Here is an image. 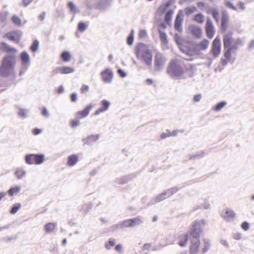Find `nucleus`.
I'll return each instance as SVG.
<instances>
[{"mask_svg":"<svg viewBox=\"0 0 254 254\" xmlns=\"http://www.w3.org/2000/svg\"><path fill=\"white\" fill-rule=\"evenodd\" d=\"M195 69L194 65L189 64L186 70H184L175 60H172L168 66L167 72L173 78L185 79L188 77H192Z\"/></svg>","mask_w":254,"mask_h":254,"instance_id":"nucleus-1","label":"nucleus"},{"mask_svg":"<svg viewBox=\"0 0 254 254\" xmlns=\"http://www.w3.org/2000/svg\"><path fill=\"white\" fill-rule=\"evenodd\" d=\"M135 54L138 59L143 60L147 66H151L153 56L146 45L138 44L136 48Z\"/></svg>","mask_w":254,"mask_h":254,"instance_id":"nucleus-2","label":"nucleus"},{"mask_svg":"<svg viewBox=\"0 0 254 254\" xmlns=\"http://www.w3.org/2000/svg\"><path fill=\"white\" fill-rule=\"evenodd\" d=\"M16 56L12 55L5 56L2 61V65L0 67V74L6 76L11 74L14 69Z\"/></svg>","mask_w":254,"mask_h":254,"instance_id":"nucleus-3","label":"nucleus"},{"mask_svg":"<svg viewBox=\"0 0 254 254\" xmlns=\"http://www.w3.org/2000/svg\"><path fill=\"white\" fill-rule=\"evenodd\" d=\"M205 224V221L203 219L194 221L192 224L190 230V239H199L200 236L202 233L203 228Z\"/></svg>","mask_w":254,"mask_h":254,"instance_id":"nucleus-4","label":"nucleus"},{"mask_svg":"<svg viewBox=\"0 0 254 254\" xmlns=\"http://www.w3.org/2000/svg\"><path fill=\"white\" fill-rule=\"evenodd\" d=\"M223 43L225 48H231L235 45L237 50L240 46L243 45V41L240 38L233 39L231 34H226L223 38Z\"/></svg>","mask_w":254,"mask_h":254,"instance_id":"nucleus-5","label":"nucleus"},{"mask_svg":"<svg viewBox=\"0 0 254 254\" xmlns=\"http://www.w3.org/2000/svg\"><path fill=\"white\" fill-rule=\"evenodd\" d=\"M166 60L165 57L160 53L156 54L154 59L155 70L159 71L161 70L165 65Z\"/></svg>","mask_w":254,"mask_h":254,"instance_id":"nucleus-6","label":"nucleus"},{"mask_svg":"<svg viewBox=\"0 0 254 254\" xmlns=\"http://www.w3.org/2000/svg\"><path fill=\"white\" fill-rule=\"evenodd\" d=\"M221 41L219 37H217L212 43V48L210 52L212 54L214 58L219 56L221 52Z\"/></svg>","mask_w":254,"mask_h":254,"instance_id":"nucleus-7","label":"nucleus"},{"mask_svg":"<svg viewBox=\"0 0 254 254\" xmlns=\"http://www.w3.org/2000/svg\"><path fill=\"white\" fill-rule=\"evenodd\" d=\"M205 31L208 38L211 39L215 33V30L212 20L207 18L205 24Z\"/></svg>","mask_w":254,"mask_h":254,"instance_id":"nucleus-8","label":"nucleus"},{"mask_svg":"<svg viewBox=\"0 0 254 254\" xmlns=\"http://www.w3.org/2000/svg\"><path fill=\"white\" fill-rule=\"evenodd\" d=\"M101 75L102 79L104 82L109 83L112 80L113 73L111 69L106 68L101 72Z\"/></svg>","mask_w":254,"mask_h":254,"instance_id":"nucleus-9","label":"nucleus"},{"mask_svg":"<svg viewBox=\"0 0 254 254\" xmlns=\"http://www.w3.org/2000/svg\"><path fill=\"white\" fill-rule=\"evenodd\" d=\"M191 244L190 248V254H196L199 250L200 240L199 239H190Z\"/></svg>","mask_w":254,"mask_h":254,"instance_id":"nucleus-10","label":"nucleus"},{"mask_svg":"<svg viewBox=\"0 0 254 254\" xmlns=\"http://www.w3.org/2000/svg\"><path fill=\"white\" fill-rule=\"evenodd\" d=\"M22 66L27 69L30 64V58L26 52H23L20 54Z\"/></svg>","mask_w":254,"mask_h":254,"instance_id":"nucleus-11","label":"nucleus"},{"mask_svg":"<svg viewBox=\"0 0 254 254\" xmlns=\"http://www.w3.org/2000/svg\"><path fill=\"white\" fill-rule=\"evenodd\" d=\"M21 35V34L20 32L11 31L7 33L5 35V37L9 40L17 43L20 41Z\"/></svg>","mask_w":254,"mask_h":254,"instance_id":"nucleus-12","label":"nucleus"},{"mask_svg":"<svg viewBox=\"0 0 254 254\" xmlns=\"http://www.w3.org/2000/svg\"><path fill=\"white\" fill-rule=\"evenodd\" d=\"M183 21V14L181 12L178 13L175 21L174 27L176 30L181 32L183 30L182 26Z\"/></svg>","mask_w":254,"mask_h":254,"instance_id":"nucleus-13","label":"nucleus"},{"mask_svg":"<svg viewBox=\"0 0 254 254\" xmlns=\"http://www.w3.org/2000/svg\"><path fill=\"white\" fill-rule=\"evenodd\" d=\"M222 216L227 221H232L235 216V213L231 209L227 208L222 212Z\"/></svg>","mask_w":254,"mask_h":254,"instance_id":"nucleus-14","label":"nucleus"},{"mask_svg":"<svg viewBox=\"0 0 254 254\" xmlns=\"http://www.w3.org/2000/svg\"><path fill=\"white\" fill-rule=\"evenodd\" d=\"M101 104L102 105V107L97 110L94 113V115L96 116L99 115L102 112H104L107 111L110 105V103L108 101L106 100H102L101 102Z\"/></svg>","mask_w":254,"mask_h":254,"instance_id":"nucleus-15","label":"nucleus"},{"mask_svg":"<svg viewBox=\"0 0 254 254\" xmlns=\"http://www.w3.org/2000/svg\"><path fill=\"white\" fill-rule=\"evenodd\" d=\"M92 108V105L89 104L83 110L77 112L76 113V117L79 118H82L87 116Z\"/></svg>","mask_w":254,"mask_h":254,"instance_id":"nucleus-16","label":"nucleus"},{"mask_svg":"<svg viewBox=\"0 0 254 254\" xmlns=\"http://www.w3.org/2000/svg\"><path fill=\"white\" fill-rule=\"evenodd\" d=\"M99 138L98 134L91 135L88 136L86 138L83 139V142L84 144H92L93 142H96Z\"/></svg>","mask_w":254,"mask_h":254,"instance_id":"nucleus-17","label":"nucleus"},{"mask_svg":"<svg viewBox=\"0 0 254 254\" xmlns=\"http://www.w3.org/2000/svg\"><path fill=\"white\" fill-rule=\"evenodd\" d=\"M190 32L191 34L196 38H200L202 32L201 29L200 27L196 26H193L191 25L190 27Z\"/></svg>","mask_w":254,"mask_h":254,"instance_id":"nucleus-18","label":"nucleus"},{"mask_svg":"<svg viewBox=\"0 0 254 254\" xmlns=\"http://www.w3.org/2000/svg\"><path fill=\"white\" fill-rule=\"evenodd\" d=\"M167 198L164 191L157 195L154 198L152 199L148 203V205H153L157 202H159Z\"/></svg>","mask_w":254,"mask_h":254,"instance_id":"nucleus-19","label":"nucleus"},{"mask_svg":"<svg viewBox=\"0 0 254 254\" xmlns=\"http://www.w3.org/2000/svg\"><path fill=\"white\" fill-rule=\"evenodd\" d=\"M209 45V41L206 39H204L198 44L195 45V48L198 51L206 50Z\"/></svg>","mask_w":254,"mask_h":254,"instance_id":"nucleus-20","label":"nucleus"},{"mask_svg":"<svg viewBox=\"0 0 254 254\" xmlns=\"http://www.w3.org/2000/svg\"><path fill=\"white\" fill-rule=\"evenodd\" d=\"M57 224L54 223H48L45 225L44 230L46 233H53L55 230Z\"/></svg>","mask_w":254,"mask_h":254,"instance_id":"nucleus-21","label":"nucleus"},{"mask_svg":"<svg viewBox=\"0 0 254 254\" xmlns=\"http://www.w3.org/2000/svg\"><path fill=\"white\" fill-rule=\"evenodd\" d=\"M78 158L76 155H72L68 157V160L67 165L69 166H73L75 165L77 162Z\"/></svg>","mask_w":254,"mask_h":254,"instance_id":"nucleus-22","label":"nucleus"},{"mask_svg":"<svg viewBox=\"0 0 254 254\" xmlns=\"http://www.w3.org/2000/svg\"><path fill=\"white\" fill-rule=\"evenodd\" d=\"M159 37L162 45L166 46L168 43L167 36L166 33L163 30H159Z\"/></svg>","mask_w":254,"mask_h":254,"instance_id":"nucleus-23","label":"nucleus"},{"mask_svg":"<svg viewBox=\"0 0 254 254\" xmlns=\"http://www.w3.org/2000/svg\"><path fill=\"white\" fill-rule=\"evenodd\" d=\"M1 48L4 51L8 53H16L17 50L14 48L10 47L9 45L5 43H1Z\"/></svg>","mask_w":254,"mask_h":254,"instance_id":"nucleus-24","label":"nucleus"},{"mask_svg":"<svg viewBox=\"0 0 254 254\" xmlns=\"http://www.w3.org/2000/svg\"><path fill=\"white\" fill-rule=\"evenodd\" d=\"M35 159L34 164H41L44 162L45 160V155L44 154H34Z\"/></svg>","mask_w":254,"mask_h":254,"instance_id":"nucleus-25","label":"nucleus"},{"mask_svg":"<svg viewBox=\"0 0 254 254\" xmlns=\"http://www.w3.org/2000/svg\"><path fill=\"white\" fill-rule=\"evenodd\" d=\"M228 21V15L226 13L223 12L221 17V27L222 28L225 30L226 28V24Z\"/></svg>","mask_w":254,"mask_h":254,"instance_id":"nucleus-26","label":"nucleus"},{"mask_svg":"<svg viewBox=\"0 0 254 254\" xmlns=\"http://www.w3.org/2000/svg\"><path fill=\"white\" fill-rule=\"evenodd\" d=\"M171 3L170 1L166 2L165 3L161 5L157 9V12L159 14L163 13L170 5Z\"/></svg>","mask_w":254,"mask_h":254,"instance_id":"nucleus-27","label":"nucleus"},{"mask_svg":"<svg viewBox=\"0 0 254 254\" xmlns=\"http://www.w3.org/2000/svg\"><path fill=\"white\" fill-rule=\"evenodd\" d=\"M179 189L177 187H174L172 188H170L164 191L166 196L167 198L170 197L171 195H173L175 193H176Z\"/></svg>","mask_w":254,"mask_h":254,"instance_id":"nucleus-28","label":"nucleus"},{"mask_svg":"<svg viewBox=\"0 0 254 254\" xmlns=\"http://www.w3.org/2000/svg\"><path fill=\"white\" fill-rule=\"evenodd\" d=\"M179 189L177 187H174L172 188H170L164 191L166 196L167 198L170 197L171 195H173L175 193H176Z\"/></svg>","mask_w":254,"mask_h":254,"instance_id":"nucleus-29","label":"nucleus"},{"mask_svg":"<svg viewBox=\"0 0 254 254\" xmlns=\"http://www.w3.org/2000/svg\"><path fill=\"white\" fill-rule=\"evenodd\" d=\"M132 177L131 176H123L117 179V182L120 184L127 183L129 180H131Z\"/></svg>","mask_w":254,"mask_h":254,"instance_id":"nucleus-30","label":"nucleus"},{"mask_svg":"<svg viewBox=\"0 0 254 254\" xmlns=\"http://www.w3.org/2000/svg\"><path fill=\"white\" fill-rule=\"evenodd\" d=\"M21 190V187L19 186H16L10 188L7 193L10 196H13L14 194L18 193Z\"/></svg>","mask_w":254,"mask_h":254,"instance_id":"nucleus-31","label":"nucleus"},{"mask_svg":"<svg viewBox=\"0 0 254 254\" xmlns=\"http://www.w3.org/2000/svg\"><path fill=\"white\" fill-rule=\"evenodd\" d=\"M25 174V171L20 168H17L15 172V175L18 179H21Z\"/></svg>","mask_w":254,"mask_h":254,"instance_id":"nucleus-32","label":"nucleus"},{"mask_svg":"<svg viewBox=\"0 0 254 254\" xmlns=\"http://www.w3.org/2000/svg\"><path fill=\"white\" fill-rule=\"evenodd\" d=\"M208 13H211L216 22L217 23L219 22V13L217 10L214 8H210L209 9Z\"/></svg>","mask_w":254,"mask_h":254,"instance_id":"nucleus-33","label":"nucleus"},{"mask_svg":"<svg viewBox=\"0 0 254 254\" xmlns=\"http://www.w3.org/2000/svg\"><path fill=\"white\" fill-rule=\"evenodd\" d=\"M67 6L69 8L70 12L74 14L77 12H79L78 9L76 7V6L74 4V3L72 1H69L68 3Z\"/></svg>","mask_w":254,"mask_h":254,"instance_id":"nucleus-34","label":"nucleus"},{"mask_svg":"<svg viewBox=\"0 0 254 254\" xmlns=\"http://www.w3.org/2000/svg\"><path fill=\"white\" fill-rule=\"evenodd\" d=\"M193 20L197 23L202 24L204 22V16L201 13H198L194 16Z\"/></svg>","mask_w":254,"mask_h":254,"instance_id":"nucleus-35","label":"nucleus"},{"mask_svg":"<svg viewBox=\"0 0 254 254\" xmlns=\"http://www.w3.org/2000/svg\"><path fill=\"white\" fill-rule=\"evenodd\" d=\"M227 48L228 49L225 53L224 56L227 59L229 60L231 57V52L233 51L237 50V47H236L235 45H233L231 48Z\"/></svg>","mask_w":254,"mask_h":254,"instance_id":"nucleus-36","label":"nucleus"},{"mask_svg":"<svg viewBox=\"0 0 254 254\" xmlns=\"http://www.w3.org/2000/svg\"><path fill=\"white\" fill-rule=\"evenodd\" d=\"M131 222L132 225V227L140 225L143 223L142 219H141L140 217H136L133 219H131Z\"/></svg>","mask_w":254,"mask_h":254,"instance_id":"nucleus-37","label":"nucleus"},{"mask_svg":"<svg viewBox=\"0 0 254 254\" xmlns=\"http://www.w3.org/2000/svg\"><path fill=\"white\" fill-rule=\"evenodd\" d=\"M197 10V8L194 6L187 7L185 9V13L187 15H190Z\"/></svg>","mask_w":254,"mask_h":254,"instance_id":"nucleus-38","label":"nucleus"},{"mask_svg":"<svg viewBox=\"0 0 254 254\" xmlns=\"http://www.w3.org/2000/svg\"><path fill=\"white\" fill-rule=\"evenodd\" d=\"M227 104V102L226 101H222L220 103L217 104L214 107V110L216 112L219 111L223 108H224Z\"/></svg>","mask_w":254,"mask_h":254,"instance_id":"nucleus-39","label":"nucleus"},{"mask_svg":"<svg viewBox=\"0 0 254 254\" xmlns=\"http://www.w3.org/2000/svg\"><path fill=\"white\" fill-rule=\"evenodd\" d=\"M173 13V11L172 10L170 9V10H168L166 14V15L165 17V20L168 24H169L171 22Z\"/></svg>","mask_w":254,"mask_h":254,"instance_id":"nucleus-40","label":"nucleus"},{"mask_svg":"<svg viewBox=\"0 0 254 254\" xmlns=\"http://www.w3.org/2000/svg\"><path fill=\"white\" fill-rule=\"evenodd\" d=\"M121 227H122V228L124 227H132V225L131 222V219H127L122 223H120V225Z\"/></svg>","mask_w":254,"mask_h":254,"instance_id":"nucleus-41","label":"nucleus"},{"mask_svg":"<svg viewBox=\"0 0 254 254\" xmlns=\"http://www.w3.org/2000/svg\"><path fill=\"white\" fill-rule=\"evenodd\" d=\"M29 110L27 109H20L18 112V116L22 118L25 119L28 116Z\"/></svg>","mask_w":254,"mask_h":254,"instance_id":"nucleus-42","label":"nucleus"},{"mask_svg":"<svg viewBox=\"0 0 254 254\" xmlns=\"http://www.w3.org/2000/svg\"><path fill=\"white\" fill-rule=\"evenodd\" d=\"M25 161L28 164H34L35 159L34 158V154L27 155L25 156Z\"/></svg>","mask_w":254,"mask_h":254,"instance_id":"nucleus-43","label":"nucleus"},{"mask_svg":"<svg viewBox=\"0 0 254 254\" xmlns=\"http://www.w3.org/2000/svg\"><path fill=\"white\" fill-rule=\"evenodd\" d=\"M39 47V43L37 40L33 41L32 45L30 47V49L33 52H36L38 51Z\"/></svg>","mask_w":254,"mask_h":254,"instance_id":"nucleus-44","label":"nucleus"},{"mask_svg":"<svg viewBox=\"0 0 254 254\" xmlns=\"http://www.w3.org/2000/svg\"><path fill=\"white\" fill-rule=\"evenodd\" d=\"M21 204L20 203H15L10 210V213L12 214H14L20 209Z\"/></svg>","mask_w":254,"mask_h":254,"instance_id":"nucleus-45","label":"nucleus"},{"mask_svg":"<svg viewBox=\"0 0 254 254\" xmlns=\"http://www.w3.org/2000/svg\"><path fill=\"white\" fill-rule=\"evenodd\" d=\"M189 239V235L188 234L184 236L179 243V245L181 247H185L186 246L188 240Z\"/></svg>","mask_w":254,"mask_h":254,"instance_id":"nucleus-46","label":"nucleus"},{"mask_svg":"<svg viewBox=\"0 0 254 254\" xmlns=\"http://www.w3.org/2000/svg\"><path fill=\"white\" fill-rule=\"evenodd\" d=\"M61 57L64 62H68L70 60L71 55L68 52H64L61 55Z\"/></svg>","mask_w":254,"mask_h":254,"instance_id":"nucleus-47","label":"nucleus"},{"mask_svg":"<svg viewBox=\"0 0 254 254\" xmlns=\"http://www.w3.org/2000/svg\"><path fill=\"white\" fill-rule=\"evenodd\" d=\"M75 70L74 68L69 66H63V74H68L74 72Z\"/></svg>","mask_w":254,"mask_h":254,"instance_id":"nucleus-48","label":"nucleus"},{"mask_svg":"<svg viewBox=\"0 0 254 254\" xmlns=\"http://www.w3.org/2000/svg\"><path fill=\"white\" fill-rule=\"evenodd\" d=\"M210 246V244L209 242L206 240H204V247L202 250V253L204 254V253H206L208 251V250H209Z\"/></svg>","mask_w":254,"mask_h":254,"instance_id":"nucleus-49","label":"nucleus"},{"mask_svg":"<svg viewBox=\"0 0 254 254\" xmlns=\"http://www.w3.org/2000/svg\"><path fill=\"white\" fill-rule=\"evenodd\" d=\"M133 30H132L130 32L129 35L127 37V43L128 45H131L133 42Z\"/></svg>","mask_w":254,"mask_h":254,"instance_id":"nucleus-50","label":"nucleus"},{"mask_svg":"<svg viewBox=\"0 0 254 254\" xmlns=\"http://www.w3.org/2000/svg\"><path fill=\"white\" fill-rule=\"evenodd\" d=\"M115 245V240L112 238L110 239L109 243L105 245L107 249L110 250L111 247Z\"/></svg>","mask_w":254,"mask_h":254,"instance_id":"nucleus-51","label":"nucleus"},{"mask_svg":"<svg viewBox=\"0 0 254 254\" xmlns=\"http://www.w3.org/2000/svg\"><path fill=\"white\" fill-rule=\"evenodd\" d=\"M12 20L13 22L17 25H21V19L17 16L14 15L12 17Z\"/></svg>","mask_w":254,"mask_h":254,"instance_id":"nucleus-52","label":"nucleus"},{"mask_svg":"<svg viewBox=\"0 0 254 254\" xmlns=\"http://www.w3.org/2000/svg\"><path fill=\"white\" fill-rule=\"evenodd\" d=\"M59 73L63 74V67H58L52 71V75L54 76Z\"/></svg>","mask_w":254,"mask_h":254,"instance_id":"nucleus-53","label":"nucleus"},{"mask_svg":"<svg viewBox=\"0 0 254 254\" xmlns=\"http://www.w3.org/2000/svg\"><path fill=\"white\" fill-rule=\"evenodd\" d=\"M203 156V152H202L200 153H197L194 155L191 156L190 157V159L195 160L196 159L200 158L201 157H202Z\"/></svg>","mask_w":254,"mask_h":254,"instance_id":"nucleus-54","label":"nucleus"},{"mask_svg":"<svg viewBox=\"0 0 254 254\" xmlns=\"http://www.w3.org/2000/svg\"><path fill=\"white\" fill-rule=\"evenodd\" d=\"M87 28V26L83 22H80L78 24V29L80 31H84Z\"/></svg>","mask_w":254,"mask_h":254,"instance_id":"nucleus-55","label":"nucleus"},{"mask_svg":"<svg viewBox=\"0 0 254 254\" xmlns=\"http://www.w3.org/2000/svg\"><path fill=\"white\" fill-rule=\"evenodd\" d=\"M147 35L146 31L145 30H140L139 32V37L140 38H144Z\"/></svg>","mask_w":254,"mask_h":254,"instance_id":"nucleus-56","label":"nucleus"},{"mask_svg":"<svg viewBox=\"0 0 254 254\" xmlns=\"http://www.w3.org/2000/svg\"><path fill=\"white\" fill-rule=\"evenodd\" d=\"M89 86L85 85H83L80 89L81 93L84 94L89 90Z\"/></svg>","mask_w":254,"mask_h":254,"instance_id":"nucleus-57","label":"nucleus"},{"mask_svg":"<svg viewBox=\"0 0 254 254\" xmlns=\"http://www.w3.org/2000/svg\"><path fill=\"white\" fill-rule=\"evenodd\" d=\"M201 98H202V96H201V94H198L195 95L193 97V101L194 102H199L201 100Z\"/></svg>","mask_w":254,"mask_h":254,"instance_id":"nucleus-58","label":"nucleus"},{"mask_svg":"<svg viewBox=\"0 0 254 254\" xmlns=\"http://www.w3.org/2000/svg\"><path fill=\"white\" fill-rule=\"evenodd\" d=\"M225 4L227 5V7H229L230 8L232 9L233 10H236V7L234 6L232 4V3L229 1H227L225 2Z\"/></svg>","mask_w":254,"mask_h":254,"instance_id":"nucleus-59","label":"nucleus"},{"mask_svg":"<svg viewBox=\"0 0 254 254\" xmlns=\"http://www.w3.org/2000/svg\"><path fill=\"white\" fill-rule=\"evenodd\" d=\"M241 227L243 230L247 231L249 229V224L247 222H244L242 223Z\"/></svg>","mask_w":254,"mask_h":254,"instance_id":"nucleus-60","label":"nucleus"},{"mask_svg":"<svg viewBox=\"0 0 254 254\" xmlns=\"http://www.w3.org/2000/svg\"><path fill=\"white\" fill-rule=\"evenodd\" d=\"M42 114L46 118H48L49 116V112L46 107H43Z\"/></svg>","mask_w":254,"mask_h":254,"instance_id":"nucleus-61","label":"nucleus"},{"mask_svg":"<svg viewBox=\"0 0 254 254\" xmlns=\"http://www.w3.org/2000/svg\"><path fill=\"white\" fill-rule=\"evenodd\" d=\"M79 124H80L79 121H77V120H73V121H72L71 122V126L73 127H77L78 126H79Z\"/></svg>","mask_w":254,"mask_h":254,"instance_id":"nucleus-62","label":"nucleus"},{"mask_svg":"<svg viewBox=\"0 0 254 254\" xmlns=\"http://www.w3.org/2000/svg\"><path fill=\"white\" fill-rule=\"evenodd\" d=\"M175 40L176 42L177 43V44H181V38L180 36L178 34H176L174 37Z\"/></svg>","mask_w":254,"mask_h":254,"instance_id":"nucleus-63","label":"nucleus"},{"mask_svg":"<svg viewBox=\"0 0 254 254\" xmlns=\"http://www.w3.org/2000/svg\"><path fill=\"white\" fill-rule=\"evenodd\" d=\"M118 73L122 77H125L126 76V72L121 69H119L118 70Z\"/></svg>","mask_w":254,"mask_h":254,"instance_id":"nucleus-64","label":"nucleus"}]
</instances>
